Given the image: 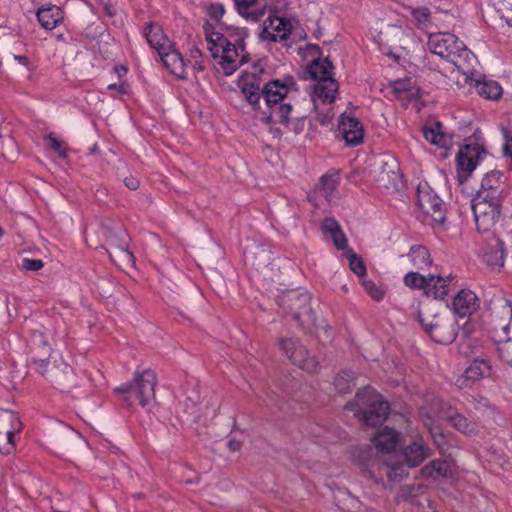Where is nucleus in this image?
Instances as JSON below:
<instances>
[{"label": "nucleus", "instance_id": "nucleus-1", "mask_svg": "<svg viewBox=\"0 0 512 512\" xmlns=\"http://www.w3.org/2000/svg\"><path fill=\"white\" fill-rule=\"evenodd\" d=\"M263 67L254 65L251 71H244L238 80V87L256 117L266 124L279 122L287 125L292 110L290 103H284V98L294 86V81L285 82L271 80L264 82L261 75Z\"/></svg>", "mask_w": 512, "mask_h": 512}, {"label": "nucleus", "instance_id": "nucleus-2", "mask_svg": "<svg viewBox=\"0 0 512 512\" xmlns=\"http://www.w3.org/2000/svg\"><path fill=\"white\" fill-rule=\"evenodd\" d=\"M431 456L432 450L422 436L415 435L402 446L400 455L388 454L379 459L373 478L376 482L382 483L385 488L388 486L392 488L393 484L409 476L408 468L418 467Z\"/></svg>", "mask_w": 512, "mask_h": 512}, {"label": "nucleus", "instance_id": "nucleus-3", "mask_svg": "<svg viewBox=\"0 0 512 512\" xmlns=\"http://www.w3.org/2000/svg\"><path fill=\"white\" fill-rule=\"evenodd\" d=\"M427 46L431 53L453 63L465 75L474 69L477 62L473 52L451 33L430 34Z\"/></svg>", "mask_w": 512, "mask_h": 512}, {"label": "nucleus", "instance_id": "nucleus-4", "mask_svg": "<svg viewBox=\"0 0 512 512\" xmlns=\"http://www.w3.org/2000/svg\"><path fill=\"white\" fill-rule=\"evenodd\" d=\"M345 408L353 411L364 425L372 427L381 425L389 414L388 403L371 387L359 391Z\"/></svg>", "mask_w": 512, "mask_h": 512}, {"label": "nucleus", "instance_id": "nucleus-5", "mask_svg": "<svg viewBox=\"0 0 512 512\" xmlns=\"http://www.w3.org/2000/svg\"><path fill=\"white\" fill-rule=\"evenodd\" d=\"M208 49L211 56L218 60V65L226 76L232 75L241 65L247 62L248 54L242 40L231 43L224 35L213 32L207 36Z\"/></svg>", "mask_w": 512, "mask_h": 512}, {"label": "nucleus", "instance_id": "nucleus-6", "mask_svg": "<svg viewBox=\"0 0 512 512\" xmlns=\"http://www.w3.org/2000/svg\"><path fill=\"white\" fill-rule=\"evenodd\" d=\"M310 302V294L302 289L287 291L278 301L280 307L289 313L293 320L306 331L321 327L314 310L310 306Z\"/></svg>", "mask_w": 512, "mask_h": 512}, {"label": "nucleus", "instance_id": "nucleus-7", "mask_svg": "<svg viewBox=\"0 0 512 512\" xmlns=\"http://www.w3.org/2000/svg\"><path fill=\"white\" fill-rule=\"evenodd\" d=\"M157 377L150 369L136 372L131 383H125L115 388V393L127 404L133 406L139 403L145 407L155 399Z\"/></svg>", "mask_w": 512, "mask_h": 512}, {"label": "nucleus", "instance_id": "nucleus-8", "mask_svg": "<svg viewBox=\"0 0 512 512\" xmlns=\"http://www.w3.org/2000/svg\"><path fill=\"white\" fill-rule=\"evenodd\" d=\"M472 211L479 231H489L498 221L501 212V198L489 196L485 192H477L472 199Z\"/></svg>", "mask_w": 512, "mask_h": 512}, {"label": "nucleus", "instance_id": "nucleus-9", "mask_svg": "<svg viewBox=\"0 0 512 512\" xmlns=\"http://www.w3.org/2000/svg\"><path fill=\"white\" fill-rule=\"evenodd\" d=\"M420 322L432 340L440 344H451L458 332V324L451 314L436 313L430 316L420 314Z\"/></svg>", "mask_w": 512, "mask_h": 512}, {"label": "nucleus", "instance_id": "nucleus-10", "mask_svg": "<svg viewBox=\"0 0 512 512\" xmlns=\"http://www.w3.org/2000/svg\"><path fill=\"white\" fill-rule=\"evenodd\" d=\"M375 41L378 43L383 54L393 57L396 61L400 55L394 50H405L413 42V32L410 28L398 25H385L376 35Z\"/></svg>", "mask_w": 512, "mask_h": 512}, {"label": "nucleus", "instance_id": "nucleus-11", "mask_svg": "<svg viewBox=\"0 0 512 512\" xmlns=\"http://www.w3.org/2000/svg\"><path fill=\"white\" fill-rule=\"evenodd\" d=\"M279 349L290 362L308 373H316L319 369L318 359L311 355L300 339L285 337L278 340Z\"/></svg>", "mask_w": 512, "mask_h": 512}, {"label": "nucleus", "instance_id": "nucleus-12", "mask_svg": "<svg viewBox=\"0 0 512 512\" xmlns=\"http://www.w3.org/2000/svg\"><path fill=\"white\" fill-rule=\"evenodd\" d=\"M420 415L424 422V425L431 430L434 424L436 416L445 418L454 428L466 435L474 434L477 430L476 424L462 414L454 411L452 408L439 411L436 407L431 408L427 411L425 407L420 408Z\"/></svg>", "mask_w": 512, "mask_h": 512}, {"label": "nucleus", "instance_id": "nucleus-13", "mask_svg": "<svg viewBox=\"0 0 512 512\" xmlns=\"http://www.w3.org/2000/svg\"><path fill=\"white\" fill-rule=\"evenodd\" d=\"M419 208L438 225H443L446 219L444 202L427 183H420L417 188Z\"/></svg>", "mask_w": 512, "mask_h": 512}, {"label": "nucleus", "instance_id": "nucleus-14", "mask_svg": "<svg viewBox=\"0 0 512 512\" xmlns=\"http://www.w3.org/2000/svg\"><path fill=\"white\" fill-rule=\"evenodd\" d=\"M22 429L17 414L11 410L0 409V452L9 455L15 451L14 436Z\"/></svg>", "mask_w": 512, "mask_h": 512}, {"label": "nucleus", "instance_id": "nucleus-15", "mask_svg": "<svg viewBox=\"0 0 512 512\" xmlns=\"http://www.w3.org/2000/svg\"><path fill=\"white\" fill-rule=\"evenodd\" d=\"M401 174L397 161L392 157L380 159L374 169V180L380 188L398 190Z\"/></svg>", "mask_w": 512, "mask_h": 512}, {"label": "nucleus", "instance_id": "nucleus-16", "mask_svg": "<svg viewBox=\"0 0 512 512\" xmlns=\"http://www.w3.org/2000/svg\"><path fill=\"white\" fill-rule=\"evenodd\" d=\"M482 151L478 145H465L457 153L458 180L464 182L481 160Z\"/></svg>", "mask_w": 512, "mask_h": 512}, {"label": "nucleus", "instance_id": "nucleus-17", "mask_svg": "<svg viewBox=\"0 0 512 512\" xmlns=\"http://www.w3.org/2000/svg\"><path fill=\"white\" fill-rule=\"evenodd\" d=\"M291 30L292 24L288 19L269 16L264 21L260 37L273 42L284 41L289 37Z\"/></svg>", "mask_w": 512, "mask_h": 512}, {"label": "nucleus", "instance_id": "nucleus-18", "mask_svg": "<svg viewBox=\"0 0 512 512\" xmlns=\"http://www.w3.org/2000/svg\"><path fill=\"white\" fill-rule=\"evenodd\" d=\"M482 258L493 270H499L504 266L505 249L504 243L498 238L490 239L482 248Z\"/></svg>", "mask_w": 512, "mask_h": 512}, {"label": "nucleus", "instance_id": "nucleus-19", "mask_svg": "<svg viewBox=\"0 0 512 512\" xmlns=\"http://www.w3.org/2000/svg\"><path fill=\"white\" fill-rule=\"evenodd\" d=\"M399 442V434L388 427H385L380 432L377 433V435L373 438V443L375 444L376 448L382 452L380 456L377 457L375 462L371 466L370 474L373 478V472L375 470V466L378 463L379 459L384 456L391 454L390 452L394 450L396 445Z\"/></svg>", "mask_w": 512, "mask_h": 512}, {"label": "nucleus", "instance_id": "nucleus-20", "mask_svg": "<svg viewBox=\"0 0 512 512\" xmlns=\"http://www.w3.org/2000/svg\"><path fill=\"white\" fill-rule=\"evenodd\" d=\"M453 310L459 317H469L479 308V299L471 290H461L453 300Z\"/></svg>", "mask_w": 512, "mask_h": 512}, {"label": "nucleus", "instance_id": "nucleus-21", "mask_svg": "<svg viewBox=\"0 0 512 512\" xmlns=\"http://www.w3.org/2000/svg\"><path fill=\"white\" fill-rule=\"evenodd\" d=\"M339 129L348 145H358L363 140L364 130L358 119L343 115Z\"/></svg>", "mask_w": 512, "mask_h": 512}, {"label": "nucleus", "instance_id": "nucleus-22", "mask_svg": "<svg viewBox=\"0 0 512 512\" xmlns=\"http://www.w3.org/2000/svg\"><path fill=\"white\" fill-rule=\"evenodd\" d=\"M159 56L171 74L180 79L187 78L184 60L181 54L174 49L173 44H171L170 49L159 52Z\"/></svg>", "mask_w": 512, "mask_h": 512}, {"label": "nucleus", "instance_id": "nucleus-23", "mask_svg": "<svg viewBox=\"0 0 512 512\" xmlns=\"http://www.w3.org/2000/svg\"><path fill=\"white\" fill-rule=\"evenodd\" d=\"M144 35L150 47L155 49L158 53L171 48L172 42L164 34L162 28L156 23H148L145 28Z\"/></svg>", "mask_w": 512, "mask_h": 512}, {"label": "nucleus", "instance_id": "nucleus-24", "mask_svg": "<svg viewBox=\"0 0 512 512\" xmlns=\"http://www.w3.org/2000/svg\"><path fill=\"white\" fill-rule=\"evenodd\" d=\"M472 75L473 73L470 71L467 79L471 81V85H474L480 96L490 100H497L502 95L503 90L498 82L485 78L483 80H474L471 77Z\"/></svg>", "mask_w": 512, "mask_h": 512}, {"label": "nucleus", "instance_id": "nucleus-25", "mask_svg": "<svg viewBox=\"0 0 512 512\" xmlns=\"http://www.w3.org/2000/svg\"><path fill=\"white\" fill-rule=\"evenodd\" d=\"M321 230L323 233L331 236L338 250H344L347 247V238L341 226L334 218H325L322 221Z\"/></svg>", "mask_w": 512, "mask_h": 512}, {"label": "nucleus", "instance_id": "nucleus-26", "mask_svg": "<svg viewBox=\"0 0 512 512\" xmlns=\"http://www.w3.org/2000/svg\"><path fill=\"white\" fill-rule=\"evenodd\" d=\"M491 365L486 358L476 357L472 363L465 369L464 377L472 382L478 381L489 376Z\"/></svg>", "mask_w": 512, "mask_h": 512}, {"label": "nucleus", "instance_id": "nucleus-27", "mask_svg": "<svg viewBox=\"0 0 512 512\" xmlns=\"http://www.w3.org/2000/svg\"><path fill=\"white\" fill-rule=\"evenodd\" d=\"M37 18L43 28L52 30L62 20L63 16L59 7L49 6L39 9L37 11Z\"/></svg>", "mask_w": 512, "mask_h": 512}, {"label": "nucleus", "instance_id": "nucleus-28", "mask_svg": "<svg viewBox=\"0 0 512 512\" xmlns=\"http://www.w3.org/2000/svg\"><path fill=\"white\" fill-rule=\"evenodd\" d=\"M339 185V176L337 173H328L320 178L317 186V191L323 196L328 202H331L336 198L335 192Z\"/></svg>", "mask_w": 512, "mask_h": 512}, {"label": "nucleus", "instance_id": "nucleus-29", "mask_svg": "<svg viewBox=\"0 0 512 512\" xmlns=\"http://www.w3.org/2000/svg\"><path fill=\"white\" fill-rule=\"evenodd\" d=\"M338 92V83L334 78L318 81L314 87V95L325 103H332Z\"/></svg>", "mask_w": 512, "mask_h": 512}, {"label": "nucleus", "instance_id": "nucleus-30", "mask_svg": "<svg viewBox=\"0 0 512 512\" xmlns=\"http://www.w3.org/2000/svg\"><path fill=\"white\" fill-rule=\"evenodd\" d=\"M448 279L429 275L426 281L425 294L434 299H443L448 294Z\"/></svg>", "mask_w": 512, "mask_h": 512}, {"label": "nucleus", "instance_id": "nucleus-31", "mask_svg": "<svg viewBox=\"0 0 512 512\" xmlns=\"http://www.w3.org/2000/svg\"><path fill=\"white\" fill-rule=\"evenodd\" d=\"M333 65L328 58L315 59L308 68L311 77L318 81L332 78Z\"/></svg>", "mask_w": 512, "mask_h": 512}, {"label": "nucleus", "instance_id": "nucleus-32", "mask_svg": "<svg viewBox=\"0 0 512 512\" xmlns=\"http://www.w3.org/2000/svg\"><path fill=\"white\" fill-rule=\"evenodd\" d=\"M501 177L502 173L499 171H491L487 173L481 181V188L478 192H485L489 196L497 195V198H501Z\"/></svg>", "mask_w": 512, "mask_h": 512}, {"label": "nucleus", "instance_id": "nucleus-33", "mask_svg": "<svg viewBox=\"0 0 512 512\" xmlns=\"http://www.w3.org/2000/svg\"><path fill=\"white\" fill-rule=\"evenodd\" d=\"M121 235H118L116 231L111 229H107L106 237L111 245H113L117 251L119 252L121 258L127 262H134V255L128 249V244L121 237L124 235V232H120Z\"/></svg>", "mask_w": 512, "mask_h": 512}, {"label": "nucleus", "instance_id": "nucleus-34", "mask_svg": "<svg viewBox=\"0 0 512 512\" xmlns=\"http://www.w3.org/2000/svg\"><path fill=\"white\" fill-rule=\"evenodd\" d=\"M413 266L417 269H425L432 263L429 251L420 245L412 246L408 254Z\"/></svg>", "mask_w": 512, "mask_h": 512}, {"label": "nucleus", "instance_id": "nucleus-35", "mask_svg": "<svg viewBox=\"0 0 512 512\" xmlns=\"http://www.w3.org/2000/svg\"><path fill=\"white\" fill-rule=\"evenodd\" d=\"M449 472V465L446 461L433 460L421 469V473L424 477H438L447 476Z\"/></svg>", "mask_w": 512, "mask_h": 512}, {"label": "nucleus", "instance_id": "nucleus-36", "mask_svg": "<svg viewBox=\"0 0 512 512\" xmlns=\"http://www.w3.org/2000/svg\"><path fill=\"white\" fill-rule=\"evenodd\" d=\"M335 388L340 393H347L355 386V373L350 370L342 371L334 380Z\"/></svg>", "mask_w": 512, "mask_h": 512}, {"label": "nucleus", "instance_id": "nucleus-37", "mask_svg": "<svg viewBox=\"0 0 512 512\" xmlns=\"http://www.w3.org/2000/svg\"><path fill=\"white\" fill-rule=\"evenodd\" d=\"M393 90L399 98L408 100L417 99L418 89L410 86L409 80H398L393 85Z\"/></svg>", "mask_w": 512, "mask_h": 512}, {"label": "nucleus", "instance_id": "nucleus-38", "mask_svg": "<svg viewBox=\"0 0 512 512\" xmlns=\"http://www.w3.org/2000/svg\"><path fill=\"white\" fill-rule=\"evenodd\" d=\"M425 139L432 144L445 147L448 143L446 135L442 131V125L438 122L435 127L424 130Z\"/></svg>", "mask_w": 512, "mask_h": 512}, {"label": "nucleus", "instance_id": "nucleus-39", "mask_svg": "<svg viewBox=\"0 0 512 512\" xmlns=\"http://www.w3.org/2000/svg\"><path fill=\"white\" fill-rule=\"evenodd\" d=\"M257 0H234L236 9L238 13L246 18L251 19L253 21H258L262 16V13L250 12V8H252L256 4Z\"/></svg>", "mask_w": 512, "mask_h": 512}, {"label": "nucleus", "instance_id": "nucleus-40", "mask_svg": "<svg viewBox=\"0 0 512 512\" xmlns=\"http://www.w3.org/2000/svg\"><path fill=\"white\" fill-rule=\"evenodd\" d=\"M344 255L349 260L350 269L358 276H364L366 274V266L363 259L354 253L351 249L346 251Z\"/></svg>", "mask_w": 512, "mask_h": 512}, {"label": "nucleus", "instance_id": "nucleus-41", "mask_svg": "<svg viewBox=\"0 0 512 512\" xmlns=\"http://www.w3.org/2000/svg\"><path fill=\"white\" fill-rule=\"evenodd\" d=\"M411 14L419 27L426 29L431 26V12L427 7L415 8Z\"/></svg>", "mask_w": 512, "mask_h": 512}, {"label": "nucleus", "instance_id": "nucleus-42", "mask_svg": "<svg viewBox=\"0 0 512 512\" xmlns=\"http://www.w3.org/2000/svg\"><path fill=\"white\" fill-rule=\"evenodd\" d=\"M427 277L418 272H409L404 276V284L412 289H422L425 292Z\"/></svg>", "mask_w": 512, "mask_h": 512}, {"label": "nucleus", "instance_id": "nucleus-43", "mask_svg": "<svg viewBox=\"0 0 512 512\" xmlns=\"http://www.w3.org/2000/svg\"><path fill=\"white\" fill-rule=\"evenodd\" d=\"M257 251H249L246 253V260L249 261L253 266H261L268 262L269 256L264 248L257 247Z\"/></svg>", "mask_w": 512, "mask_h": 512}, {"label": "nucleus", "instance_id": "nucleus-44", "mask_svg": "<svg viewBox=\"0 0 512 512\" xmlns=\"http://www.w3.org/2000/svg\"><path fill=\"white\" fill-rule=\"evenodd\" d=\"M498 353L500 358L512 367V340L509 337L500 340Z\"/></svg>", "mask_w": 512, "mask_h": 512}, {"label": "nucleus", "instance_id": "nucleus-45", "mask_svg": "<svg viewBox=\"0 0 512 512\" xmlns=\"http://www.w3.org/2000/svg\"><path fill=\"white\" fill-rule=\"evenodd\" d=\"M362 285L366 292L376 301H381L385 295L384 289L377 286L372 280H363Z\"/></svg>", "mask_w": 512, "mask_h": 512}, {"label": "nucleus", "instance_id": "nucleus-46", "mask_svg": "<svg viewBox=\"0 0 512 512\" xmlns=\"http://www.w3.org/2000/svg\"><path fill=\"white\" fill-rule=\"evenodd\" d=\"M45 139L49 142L50 147L53 150H55L61 158H65L66 157L67 148H66V146L64 145L63 142L59 141L52 134L47 135L45 137Z\"/></svg>", "mask_w": 512, "mask_h": 512}, {"label": "nucleus", "instance_id": "nucleus-47", "mask_svg": "<svg viewBox=\"0 0 512 512\" xmlns=\"http://www.w3.org/2000/svg\"><path fill=\"white\" fill-rule=\"evenodd\" d=\"M43 267V262L40 259L24 258L22 261V268L28 271H38Z\"/></svg>", "mask_w": 512, "mask_h": 512}, {"label": "nucleus", "instance_id": "nucleus-48", "mask_svg": "<svg viewBox=\"0 0 512 512\" xmlns=\"http://www.w3.org/2000/svg\"><path fill=\"white\" fill-rule=\"evenodd\" d=\"M208 15L210 16V18L218 21L222 18V16L224 15V7L222 4H211L209 7H208Z\"/></svg>", "mask_w": 512, "mask_h": 512}, {"label": "nucleus", "instance_id": "nucleus-49", "mask_svg": "<svg viewBox=\"0 0 512 512\" xmlns=\"http://www.w3.org/2000/svg\"><path fill=\"white\" fill-rule=\"evenodd\" d=\"M32 341L35 345L45 347L47 345V341L44 336V332L41 328L34 329L32 331Z\"/></svg>", "mask_w": 512, "mask_h": 512}, {"label": "nucleus", "instance_id": "nucleus-50", "mask_svg": "<svg viewBox=\"0 0 512 512\" xmlns=\"http://www.w3.org/2000/svg\"><path fill=\"white\" fill-rule=\"evenodd\" d=\"M473 345V340L466 338L462 340L459 344V352L466 357H471L473 354V351L471 350V347Z\"/></svg>", "mask_w": 512, "mask_h": 512}, {"label": "nucleus", "instance_id": "nucleus-51", "mask_svg": "<svg viewBox=\"0 0 512 512\" xmlns=\"http://www.w3.org/2000/svg\"><path fill=\"white\" fill-rule=\"evenodd\" d=\"M504 137L505 143L503 146V153L505 156L512 158V136L507 131H505Z\"/></svg>", "mask_w": 512, "mask_h": 512}, {"label": "nucleus", "instance_id": "nucleus-52", "mask_svg": "<svg viewBox=\"0 0 512 512\" xmlns=\"http://www.w3.org/2000/svg\"><path fill=\"white\" fill-rule=\"evenodd\" d=\"M413 490H414V487L411 486V485H404V486H402L399 489L398 498L399 499H403V500L408 499L411 496Z\"/></svg>", "mask_w": 512, "mask_h": 512}, {"label": "nucleus", "instance_id": "nucleus-53", "mask_svg": "<svg viewBox=\"0 0 512 512\" xmlns=\"http://www.w3.org/2000/svg\"><path fill=\"white\" fill-rule=\"evenodd\" d=\"M124 183L130 190H136L139 187V180L133 176L126 177Z\"/></svg>", "mask_w": 512, "mask_h": 512}, {"label": "nucleus", "instance_id": "nucleus-54", "mask_svg": "<svg viewBox=\"0 0 512 512\" xmlns=\"http://www.w3.org/2000/svg\"><path fill=\"white\" fill-rule=\"evenodd\" d=\"M33 364L35 365V369L42 375L46 374V368L48 366V361L46 360H34Z\"/></svg>", "mask_w": 512, "mask_h": 512}, {"label": "nucleus", "instance_id": "nucleus-55", "mask_svg": "<svg viewBox=\"0 0 512 512\" xmlns=\"http://www.w3.org/2000/svg\"><path fill=\"white\" fill-rule=\"evenodd\" d=\"M108 89L109 90H115V91H117L118 93H121V94H125L127 92L126 86H125V84L123 82L110 84L108 86Z\"/></svg>", "mask_w": 512, "mask_h": 512}, {"label": "nucleus", "instance_id": "nucleus-56", "mask_svg": "<svg viewBox=\"0 0 512 512\" xmlns=\"http://www.w3.org/2000/svg\"><path fill=\"white\" fill-rule=\"evenodd\" d=\"M242 443L239 440L231 439L228 441V447L231 451L235 452L241 448Z\"/></svg>", "mask_w": 512, "mask_h": 512}, {"label": "nucleus", "instance_id": "nucleus-57", "mask_svg": "<svg viewBox=\"0 0 512 512\" xmlns=\"http://www.w3.org/2000/svg\"><path fill=\"white\" fill-rule=\"evenodd\" d=\"M503 313L509 318H512V302L506 301L505 305L502 307Z\"/></svg>", "mask_w": 512, "mask_h": 512}, {"label": "nucleus", "instance_id": "nucleus-58", "mask_svg": "<svg viewBox=\"0 0 512 512\" xmlns=\"http://www.w3.org/2000/svg\"><path fill=\"white\" fill-rule=\"evenodd\" d=\"M15 60H17L21 65H28V58L26 56H14Z\"/></svg>", "mask_w": 512, "mask_h": 512}, {"label": "nucleus", "instance_id": "nucleus-59", "mask_svg": "<svg viewBox=\"0 0 512 512\" xmlns=\"http://www.w3.org/2000/svg\"><path fill=\"white\" fill-rule=\"evenodd\" d=\"M115 72L119 75V77H122L127 73V68L124 66H117L115 67Z\"/></svg>", "mask_w": 512, "mask_h": 512}, {"label": "nucleus", "instance_id": "nucleus-60", "mask_svg": "<svg viewBox=\"0 0 512 512\" xmlns=\"http://www.w3.org/2000/svg\"><path fill=\"white\" fill-rule=\"evenodd\" d=\"M193 68L196 70V71H203L204 70V66L202 65V63L198 60H194V64H193Z\"/></svg>", "mask_w": 512, "mask_h": 512}, {"label": "nucleus", "instance_id": "nucleus-61", "mask_svg": "<svg viewBox=\"0 0 512 512\" xmlns=\"http://www.w3.org/2000/svg\"><path fill=\"white\" fill-rule=\"evenodd\" d=\"M191 57L194 59V60H197V58L201 57V52L199 49L195 48L193 50H191Z\"/></svg>", "mask_w": 512, "mask_h": 512}, {"label": "nucleus", "instance_id": "nucleus-62", "mask_svg": "<svg viewBox=\"0 0 512 512\" xmlns=\"http://www.w3.org/2000/svg\"><path fill=\"white\" fill-rule=\"evenodd\" d=\"M104 11H105V13H106L107 15H109V16H113V15H114V10H113L112 6H110V5H108V4H106V5L104 6Z\"/></svg>", "mask_w": 512, "mask_h": 512}, {"label": "nucleus", "instance_id": "nucleus-63", "mask_svg": "<svg viewBox=\"0 0 512 512\" xmlns=\"http://www.w3.org/2000/svg\"><path fill=\"white\" fill-rule=\"evenodd\" d=\"M502 330H503V332L507 335V334H508V331H509V324H505V325H503Z\"/></svg>", "mask_w": 512, "mask_h": 512}, {"label": "nucleus", "instance_id": "nucleus-64", "mask_svg": "<svg viewBox=\"0 0 512 512\" xmlns=\"http://www.w3.org/2000/svg\"><path fill=\"white\" fill-rule=\"evenodd\" d=\"M463 333L465 334V336L467 337L468 335V331H467V327H466V324L464 325L463 327Z\"/></svg>", "mask_w": 512, "mask_h": 512}]
</instances>
